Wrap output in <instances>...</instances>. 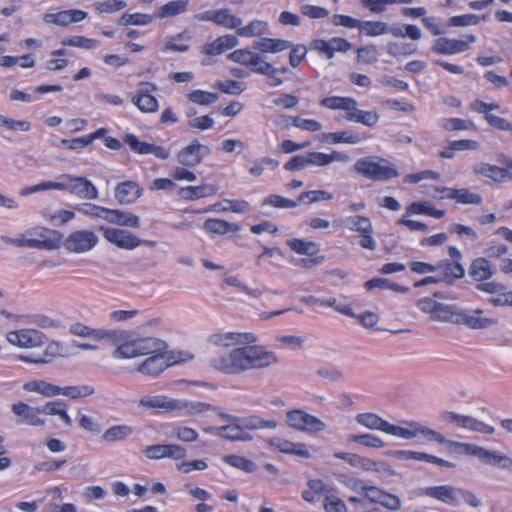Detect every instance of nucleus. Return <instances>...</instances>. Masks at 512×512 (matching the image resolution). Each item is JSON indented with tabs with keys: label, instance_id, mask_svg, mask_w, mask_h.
<instances>
[{
	"label": "nucleus",
	"instance_id": "obj_1",
	"mask_svg": "<svg viewBox=\"0 0 512 512\" xmlns=\"http://www.w3.org/2000/svg\"><path fill=\"white\" fill-rule=\"evenodd\" d=\"M258 337L252 332L227 331L209 337V342L219 348H233L212 356L210 366L216 371L237 376L252 370L266 369L279 361L275 352L256 345Z\"/></svg>",
	"mask_w": 512,
	"mask_h": 512
},
{
	"label": "nucleus",
	"instance_id": "obj_2",
	"mask_svg": "<svg viewBox=\"0 0 512 512\" xmlns=\"http://www.w3.org/2000/svg\"><path fill=\"white\" fill-rule=\"evenodd\" d=\"M113 334L110 345L115 347L111 353L115 360H130L166 348V343L156 337H134L131 332L123 329H115Z\"/></svg>",
	"mask_w": 512,
	"mask_h": 512
},
{
	"label": "nucleus",
	"instance_id": "obj_3",
	"mask_svg": "<svg viewBox=\"0 0 512 512\" xmlns=\"http://www.w3.org/2000/svg\"><path fill=\"white\" fill-rule=\"evenodd\" d=\"M355 421L369 430L379 431L403 440L416 439V427L419 423L415 420H402L399 424H392L372 412L357 414Z\"/></svg>",
	"mask_w": 512,
	"mask_h": 512
},
{
	"label": "nucleus",
	"instance_id": "obj_4",
	"mask_svg": "<svg viewBox=\"0 0 512 512\" xmlns=\"http://www.w3.org/2000/svg\"><path fill=\"white\" fill-rule=\"evenodd\" d=\"M354 169L358 174L374 181H386L399 176L396 166L384 158H360Z\"/></svg>",
	"mask_w": 512,
	"mask_h": 512
},
{
	"label": "nucleus",
	"instance_id": "obj_5",
	"mask_svg": "<svg viewBox=\"0 0 512 512\" xmlns=\"http://www.w3.org/2000/svg\"><path fill=\"white\" fill-rule=\"evenodd\" d=\"M416 429V438L421 437L427 443L436 442L443 444L446 446L447 451L452 454L474 456L477 446L475 444L449 440L440 432L433 430L420 422Z\"/></svg>",
	"mask_w": 512,
	"mask_h": 512
},
{
	"label": "nucleus",
	"instance_id": "obj_6",
	"mask_svg": "<svg viewBox=\"0 0 512 512\" xmlns=\"http://www.w3.org/2000/svg\"><path fill=\"white\" fill-rule=\"evenodd\" d=\"M286 424L297 431L317 434L326 430L327 425L319 417L307 413L302 409H293L285 415Z\"/></svg>",
	"mask_w": 512,
	"mask_h": 512
},
{
	"label": "nucleus",
	"instance_id": "obj_7",
	"mask_svg": "<svg viewBox=\"0 0 512 512\" xmlns=\"http://www.w3.org/2000/svg\"><path fill=\"white\" fill-rule=\"evenodd\" d=\"M483 310L459 309L453 305L449 321L451 323L465 325L471 329H486L497 324V319L483 316Z\"/></svg>",
	"mask_w": 512,
	"mask_h": 512
},
{
	"label": "nucleus",
	"instance_id": "obj_8",
	"mask_svg": "<svg viewBox=\"0 0 512 512\" xmlns=\"http://www.w3.org/2000/svg\"><path fill=\"white\" fill-rule=\"evenodd\" d=\"M342 223L350 231L360 235L359 245L362 248L370 251L377 248V242L373 237V225L368 217L353 215L346 217Z\"/></svg>",
	"mask_w": 512,
	"mask_h": 512
},
{
	"label": "nucleus",
	"instance_id": "obj_9",
	"mask_svg": "<svg viewBox=\"0 0 512 512\" xmlns=\"http://www.w3.org/2000/svg\"><path fill=\"white\" fill-rule=\"evenodd\" d=\"M6 340L12 346L21 349H34L43 346L47 341V337L40 330L21 328L7 332Z\"/></svg>",
	"mask_w": 512,
	"mask_h": 512
},
{
	"label": "nucleus",
	"instance_id": "obj_10",
	"mask_svg": "<svg viewBox=\"0 0 512 512\" xmlns=\"http://www.w3.org/2000/svg\"><path fill=\"white\" fill-rule=\"evenodd\" d=\"M353 45L343 37H332L330 39L317 38L311 41L310 50L316 52L320 57L331 60L336 53L345 54L352 49Z\"/></svg>",
	"mask_w": 512,
	"mask_h": 512
},
{
	"label": "nucleus",
	"instance_id": "obj_11",
	"mask_svg": "<svg viewBox=\"0 0 512 512\" xmlns=\"http://www.w3.org/2000/svg\"><path fill=\"white\" fill-rule=\"evenodd\" d=\"M99 230L107 242L120 249L131 251L142 245V239L130 230L110 226H101Z\"/></svg>",
	"mask_w": 512,
	"mask_h": 512
},
{
	"label": "nucleus",
	"instance_id": "obj_12",
	"mask_svg": "<svg viewBox=\"0 0 512 512\" xmlns=\"http://www.w3.org/2000/svg\"><path fill=\"white\" fill-rule=\"evenodd\" d=\"M228 59L239 65L249 67L254 73H267L270 63L260 53L249 48L236 49L228 55Z\"/></svg>",
	"mask_w": 512,
	"mask_h": 512
},
{
	"label": "nucleus",
	"instance_id": "obj_13",
	"mask_svg": "<svg viewBox=\"0 0 512 512\" xmlns=\"http://www.w3.org/2000/svg\"><path fill=\"white\" fill-rule=\"evenodd\" d=\"M334 457L344 460L353 468L361 469L365 472H375L381 475L390 474L391 466L383 461H375L356 453L336 452Z\"/></svg>",
	"mask_w": 512,
	"mask_h": 512
},
{
	"label": "nucleus",
	"instance_id": "obj_14",
	"mask_svg": "<svg viewBox=\"0 0 512 512\" xmlns=\"http://www.w3.org/2000/svg\"><path fill=\"white\" fill-rule=\"evenodd\" d=\"M99 242L97 234L88 229H80L70 233L65 241L66 250L76 254H82L94 249Z\"/></svg>",
	"mask_w": 512,
	"mask_h": 512
},
{
	"label": "nucleus",
	"instance_id": "obj_15",
	"mask_svg": "<svg viewBox=\"0 0 512 512\" xmlns=\"http://www.w3.org/2000/svg\"><path fill=\"white\" fill-rule=\"evenodd\" d=\"M476 40L473 34L465 35L464 39L440 37L434 41L431 49L436 54L455 55L469 50Z\"/></svg>",
	"mask_w": 512,
	"mask_h": 512
},
{
	"label": "nucleus",
	"instance_id": "obj_16",
	"mask_svg": "<svg viewBox=\"0 0 512 512\" xmlns=\"http://www.w3.org/2000/svg\"><path fill=\"white\" fill-rule=\"evenodd\" d=\"M441 297L442 295L439 292H436L432 297L420 298L417 301L416 306L421 312L429 314L431 319L440 322H448L453 305L438 302L436 300V298Z\"/></svg>",
	"mask_w": 512,
	"mask_h": 512
},
{
	"label": "nucleus",
	"instance_id": "obj_17",
	"mask_svg": "<svg viewBox=\"0 0 512 512\" xmlns=\"http://www.w3.org/2000/svg\"><path fill=\"white\" fill-rule=\"evenodd\" d=\"M428 196L437 199H450L458 204L479 205L482 203V197L478 193L471 192L467 188H434L432 192L426 193Z\"/></svg>",
	"mask_w": 512,
	"mask_h": 512
},
{
	"label": "nucleus",
	"instance_id": "obj_18",
	"mask_svg": "<svg viewBox=\"0 0 512 512\" xmlns=\"http://www.w3.org/2000/svg\"><path fill=\"white\" fill-rule=\"evenodd\" d=\"M156 90L157 86L154 83L140 82L131 101L141 112L154 113L159 108L157 99L152 95Z\"/></svg>",
	"mask_w": 512,
	"mask_h": 512
},
{
	"label": "nucleus",
	"instance_id": "obj_19",
	"mask_svg": "<svg viewBox=\"0 0 512 512\" xmlns=\"http://www.w3.org/2000/svg\"><path fill=\"white\" fill-rule=\"evenodd\" d=\"M207 432L213 433L221 438L231 441H252L253 435L246 431L240 418H233V421L221 427H212Z\"/></svg>",
	"mask_w": 512,
	"mask_h": 512
},
{
	"label": "nucleus",
	"instance_id": "obj_20",
	"mask_svg": "<svg viewBox=\"0 0 512 512\" xmlns=\"http://www.w3.org/2000/svg\"><path fill=\"white\" fill-rule=\"evenodd\" d=\"M11 411L21 424L34 427H43L46 424L45 419L41 417L40 407H33L20 401L11 406Z\"/></svg>",
	"mask_w": 512,
	"mask_h": 512
},
{
	"label": "nucleus",
	"instance_id": "obj_21",
	"mask_svg": "<svg viewBox=\"0 0 512 512\" xmlns=\"http://www.w3.org/2000/svg\"><path fill=\"white\" fill-rule=\"evenodd\" d=\"M144 455L148 459L158 460L163 458H170L173 460H180L185 458L186 449L178 444H156L147 446L144 449Z\"/></svg>",
	"mask_w": 512,
	"mask_h": 512
},
{
	"label": "nucleus",
	"instance_id": "obj_22",
	"mask_svg": "<svg viewBox=\"0 0 512 512\" xmlns=\"http://www.w3.org/2000/svg\"><path fill=\"white\" fill-rule=\"evenodd\" d=\"M28 235L36 243L35 249L54 250L59 247L60 236L54 230L36 226L28 229Z\"/></svg>",
	"mask_w": 512,
	"mask_h": 512
},
{
	"label": "nucleus",
	"instance_id": "obj_23",
	"mask_svg": "<svg viewBox=\"0 0 512 512\" xmlns=\"http://www.w3.org/2000/svg\"><path fill=\"white\" fill-rule=\"evenodd\" d=\"M138 407L144 410H152L156 413L174 412L175 398L167 395H143L138 401Z\"/></svg>",
	"mask_w": 512,
	"mask_h": 512
},
{
	"label": "nucleus",
	"instance_id": "obj_24",
	"mask_svg": "<svg viewBox=\"0 0 512 512\" xmlns=\"http://www.w3.org/2000/svg\"><path fill=\"white\" fill-rule=\"evenodd\" d=\"M0 315L20 324L33 325L44 329L58 326L55 320L43 314H14L2 309Z\"/></svg>",
	"mask_w": 512,
	"mask_h": 512
},
{
	"label": "nucleus",
	"instance_id": "obj_25",
	"mask_svg": "<svg viewBox=\"0 0 512 512\" xmlns=\"http://www.w3.org/2000/svg\"><path fill=\"white\" fill-rule=\"evenodd\" d=\"M209 152V149L200 144L197 140L192 141L187 146L183 147L177 153V161L185 167H195L200 164L204 158L202 151Z\"/></svg>",
	"mask_w": 512,
	"mask_h": 512
},
{
	"label": "nucleus",
	"instance_id": "obj_26",
	"mask_svg": "<svg viewBox=\"0 0 512 512\" xmlns=\"http://www.w3.org/2000/svg\"><path fill=\"white\" fill-rule=\"evenodd\" d=\"M68 192L84 200H95L99 194L98 189L90 180L72 175H69Z\"/></svg>",
	"mask_w": 512,
	"mask_h": 512
},
{
	"label": "nucleus",
	"instance_id": "obj_27",
	"mask_svg": "<svg viewBox=\"0 0 512 512\" xmlns=\"http://www.w3.org/2000/svg\"><path fill=\"white\" fill-rule=\"evenodd\" d=\"M422 494L448 505H459L460 488L451 485L431 486L423 489Z\"/></svg>",
	"mask_w": 512,
	"mask_h": 512
},
{
	"label": "nucleus",
	"instance_id": "obj_28",
	"mask_svg": "<svg viewBox=\"0 0 512 512\" xmlns=\"http://www.w3.org/2000/svg\"><path fill=\"white\" fill-rule=\"evenodd\" d=\"M161 352L162 351L151 353L152 356L137 365L136 371L149 377H156L161 374L170 366V363Z\"/></svg>",
	"mask_w": 512,
	"mask_h": 512
},
{
	"label": "nucleus",
	"instance_id": "obj_29",
	"mask_svg": "<svg viewBox=\"0 0 512 512\" xmlns=\"http://www.w3.org/2000/svg\"><path fill=\"white\" fill-rule=\"evenodd\" d=\"M268 443L270 447L284 454L295 455L305 459L311 457V454L304 443H295L280 437L271 438Z\"/></svg>",
	"mask_w": 512,
	"mask_h": 512
},
{
	"label": "nucleus",
	"instance_id": "obj_30",
	"mask_svg": "<svg viewBox=\"0 0 512 512\" xmlns=\"http://www.w3.org/2000/svg\"><path fill=\"white\" fill-rule=\"evenodd\" d=\"M474 457H477L481 462L485 464L499 467L501 469L508 468L510 465H512V459L506 454L478 445L476 446Z\"/></svg>",
	"mask_w": 512,
	"mask_h": 512
},
{
	"label": "nucleus",
	"instance_id": "obj_31",
	"mask_svg": "<svg viewBox=\"0 0 512 512\" xmlns=\"http://www.w3.org/2000/svg\"><path fill=\"white\" fill-rule=\"evenodd\" d=\"M87 18V13L78 9L64 10L56 13H46L43 20L47 24L57 26H67L71 23H77Z\"/></svg>",
	"mask_w": 512,
	"mask_h": 512
},
{
	"label": "nucleus",
	"instance_id": "obj_32",
	"mask_svg": "<svg viewBox=\"0 0 512 512\" xmlns=\"http://www.w3.org/2000/svg\"><path fill=\"white\" fill-rule=\"evenodd\" d=\"M308 162L310 166L325 167L333 162L347 163L351 160L349 154L334 150L331 153L312 151L308 152Z\"/></svg>",
	"mask_w": 512,
	"mask_h": 512
},
{
	"label": "nucleus",
	"instance_id": "obj_33",
	"mask_svg": "<svg viewBox=\"0 0 512 512\" xmlns=\"http://www.w3.org/2000/svg\"><path fill=\"white\" fill-rule=\"evenodd\" d=\"M219 188L210 183H204L198 186L182 187L179 195L184 200L195 201L203 198H211L218 194Z\"/></svg>",
	"mask_w": 512,
	"mask_h": 512
},
{
	"label": "nucleus",
	"instance_id": "obj_34",
	"mask_svg": "<svg viewBox=\"0 0 512 512\" xmlns=\"http://www.w3.org/2000/svg\"><path fill=\"white\" fill-rule=\"evenodd\" d=\"M239 40L235 35L225 34L202 47V52L206 55L215 56L238 46Z\"/></svg>",
	"mask_w": 512,
	"mask_h": 512
},
{
	"label": "nucleus",
	"instance_id": "obj_35",
	"mask_svg": "<svg viewBox=\"0 0 512 512\" xmlns=\"http://www.w3.org/2000/svg\"><path fill=\"white\" fill-rule=\"evenodd\" d=\"M142 195V189L134 181H124L115 188V198L120 204L134 203Z\"/></svg>",
	"mask_w": 512,
	"mask_h": 512
},
{
	"label": "nucleus",
	"instance_id": "obj_36",
	"mask_svg": "<svg viewBox=\"0 0 512 512\" xmlns=\"http://www.w3.org/2000/svg\"><path fill=\"white\" fill-rule=\"evenodd\" d=\"M106 222L121 227H140V218L137 215L119 209H108Z\"/></svg>",
	"mask_w": 512,
	"mask_h": 512
},
{
	"label": "nucleus",
	"instance_id": "obj_37",
	"mask_svg": "<svg viewBox=\"0 0 512 512\" xmlns=\"http://www.w3.org/2000/svg\"><path fill=\"white\" fill-rule=\"evenodd\" d=\"M366 137L353 130H344L338 132L324 133L321 140L330 144H351L355 145L362 142Z\"/></svg>",
	"mask_w": 512,
	"mask_h": 512
},
{
	"label": "nucleus",
	"instance_id": "obj_38",
	"mask_svg": "<svg viewBox=\"0 0 512 512\" xmlns=\"http://www.w3.org/2000/svg\"><path fill=\"white\" fill-rule=\"evenodd\" d=\"M175 404L174 412H177L180 416L200 415L212 409L210 404L201 401L175 399Z\"/></svg>",
	"mask_w": 512,
	"mask_h": 512
},
{
	"label": "nucleus",
	"instance_id": "obj_39",
	"mask_svg": "<svg viewBox=\"0 0 512 512\" xmlns=\"http://www.w3.org/2000/svg\"><path fill=\"white\" fill-rule=\"evenodd\" d=\"M188 0H171L159 6L155 12L156 19H167L184 14L188 9Z\"/></svg>",
	"mask_w": 512,
	"mask_h": 512
},
{
	"label": "nucleus",
	"instance_id": "obj_40",
	"mask_svg": "<svg viewBox=\"0 0 512 512\" xmlns=\"http://www.w3.org/2000/svg\"><path fill=\"white\" fill-rule=\"evenodd\" d=\"M292 47V42L280 38H266L263 37L261 40L255 43V48L263 54H276L283 52Z\"/></svg>",
	"mask_w": 512,
	"mask_h": 512
},
{
	"label": "nucleus",
	"instance_id": "obj_41",
	"mask_svg": "<svg viewBox=\"0 0 512 512\" xmlns=\"http://www.w3.org/2000/svg\"><path fill=\"white\" fill-rule=\"evenodd\" d=\"M494 272L490 261L485 257L476 258L470 265V276L480 283L490 279Z\"/></svg>",
	"mask_w": 512,
	"mask_h": 512
},
{
	"label": "nucleus",
	"instance_id": "obj_42",
	"mask_svg": "<svg viewBox=\"0 0 512 512\" xmlns=\"http://www.w3.org/2000/svg\"><path fill=\"white\" fill-rule=\"evenodd\" d=\"M23 389L27 392H35L44 397H56L60 395V386L49 383L45 380L35 379L23 384Z\"/></svg>",
	"mask_w": 512,
	"mask_h": 512
},
{
	"label": "nucleus",
	"instance_id": "obj_43",
	"mask_svg": "<svg viewBox=\"0 0 512 512\" xmlns=\"http://www.w3.org/2000/svg\"><path fill=\"white\" fill-rule=\"evenodd\" d=\"M203 229L210 234L226 235L229 232H238L241 227L237 223H230L223 219L210 218L203 223Z\"/></svg>",
	"mask_w": 512,
	"mask_h": 512
},
{
	"label": "nucleus",
	"instance_id": "obj_44",
	"mask_svg": "<svg viewBox=\"0 0 512 512\" xmlns=\"http://www.w3.org/2000/svg\"><path fill=\"white\" fill-rule=\"evenodd\" d=\"M269 23L265 20L254 19L245 26H239L237 35L240 37H262L268 33Z\"/></svg>",
	"mask_w": 512,
	"mask_h": 512
},
{
	"label": "nucleus",
	"instance_id": "obj_45",
	"mask_svg": "<svg viewBox=\"0 0 512 512\" xmlns=\"http://www.w3.org/2000/svg\"><path fill=\"white\" fill-rule=\"evenodd\" d=\"M42 218L54 226L64 225L75 218V212L66 209L51 210L48 208L40 211Z\"/></svg>",
	"mask_w": 512,
	"mask_h": 512
},
{
	"label": "nucleus",
	"instance_id": "obj_46",
	"mask_svg": "<svg viewBox=\"0 0 512 512\" xmlns=\"http://www.w3.org/2000/svg\"><path fill=\"white\" fill-rule=\"evenodd\" d=\"M320 104L327 109L342 110L345 111L346 114H349L354 108V105H357V101L351 97L329 96L323 98Z\"/></svg>",
	"mask_w": 512,
	"mask_h": 512
},
{
	"label": "nucleus",
	"instance_id": "obj_47",
	"mask_svg": "<svg viewBox=\"0 0 512 512\" xmlns=\"http://www.w3.org/2000/svg\"><path fill=\"white\" fill-rule=\"evenodd\" d=\"M379 118V114L376 111L360 110L357 108V105H354V108L349 114H345L346 120L360 123L368 127L375 126L378 123Z\"/></svg>",
	"mask_w": 512,
	"mask_h": 512
},
{
	"label": "nucleus",
	"instance_id": "obj_48",
	"mask_svg": "<svg viewBox=\"0 0 512 512\" xmlns=\"http://www.w3.org/2000/svg\"><path fill=\"white\" fill-rule=\"evenodd\" d=\"M133 432L134 429L130 425H113L105 430V432L102 435V439L108 443L121 442L128 439L133 434Z\"/></svg>",
	"mask_w": 512,
	"mask_h": 512
},
{
	"label": "nucleus",
	"instance_id": "obj_49",
	"mask_svg": "<svg viewBox=\"0 0 512 512\" xmlns=\"http://www.w3.org/2000/svg\"><path fill=\"white\" fill-rule=\"evenodd\" d=\"M286 243L293 252L299 255L312 257L320 251L319 245L313 241L291 238L288 239Z\"/></svg>",
	"mask_w": 512,
	"mask_h": 512
},
{
	"label": "nucleus",
	"instance_id": "obj_50",
	"mask_svg": "<svg viewBox=\"0 0 512 512\" xmlns=\"http://www.w3.org/2000/svg\"><path fill=\"white\" fill-rule=\"evenodd\" d=\"M473 171L495 182H502L507 177L506 169L488 163H477L473 165Z\"/></svg>",
	"mask_w": 512,
	"mask_h": 512
},
{
	"label": "nucleus",
	"instance_id": "obj_51",
	"mask_svg": "<svg viewBox=\"0 0 512 512\" xmlns=\"http://www.w3.org/2000/svg\"><path fill=\"white\" fill-rule=\"evenodd\" d=\"M243 24V20L234 14L229 8L217 9L216 25L230 30H238Z\"/></svg>",
	"mask_w": 512,
	"mask_h": 512
},
{
	"label": "nucleus",
	"instance_id": "obj_52",
	"mask_svg": "<svg viewBox=\"0 0 512 512\" xmlns=\"http://www.w3.org/2000/svg\"><path fill=\"white\" fill-rule=\"evenodd\" d=\"M476 288L481 292L491 294L492 297L489 299V302L494 306H497L496 300L503 299L505 297L503 295H506L508 292L504 284L496 281L478 283Z\"/></svg>",
	"mask_w": 512,
	"mask_h": 512
},
{
	"label": "nucleus",
	"instance_id": "obj_53",
	"mask_svg": "<svg viewBox=\"0 0 512 512\" xmlns=\"http://www.w3.org/2000/svg\"><path fill=\"white\" fill-rule=\"evenodd\" d=\"M246 431L263 430V429H276L278 423L273 419H263L258 415H250L240 418Z\"/></svg>",
	"mask_w": 512,
	"mask_h": 512
},
{
	"label": "nucleus",
	"instance_id": "obj_54",
	"mask_svg": "<svg viewBox=\"0 0 512 512\" xmlns=\"http://www.w3.org/2000/svg\"><path fill=\"white\" fill-rule=\"evenodd\" d=\"M459 428L486 435H491L495 432L493 426L467 415H462Z\"/></svg>",
	"mask_w": 512,
	"mask_h": 512
},
{
	"label": "nucleus",
	"instance_id": "obj_55",
	"mask_svg": "<svg viewBox=\"0 0 512 512\" xmlns=\"http://www.w3.org/2000/svg\"><path fill=\"white\" fill-rule=\"evenodd\" d=\"M408 215H428L440 219L445 215L444 210L436 209L430 202H413L407 207Z\"/></svg>",
	"mask_w": 512,
	"mask_h": 512
},
{
	"label": "nucleus",
	"instance_id": "obj_56",
	"mask_svg": "<svg viewBox=\"0 0 512 512\" xmlns=\"http://www.w3.org/2000/svg\"><path fill=\"white\" fill-rule=\"evenodd\" d=\"M359 32L367 37H378L388 34L387 23L383 21H361Z\"/></svg>",
	"mask_w": 512,
	"mask_h": 512
},
{
	"label": "nucleus",
	"instance_id": "obj_57",
	"mask_svg": "<svg viewBox=\"0 0 512 512\" xmlns=\"http://www.w3.org/2000/svg\"><path fill=\"white\" fill-rule=\"evenodd\" d=\"M386 51L393 57H407L416 53L417 46L412 43L389 41L386 45Z\"/></svg>",
	"mask_w": 512,
	"mask_h": 512
},
{
	"label": "nucleus",
	"instance_id": "obj_58",
	"mask_svg": "<svg viewBox=\"0 0 512 512\" xmlns=\"http://www.w3.org/2000/svg\"><path fill=\"white\" fill-rule=\"evenodd\" d=\"M154 19H156V17H154V14L150 15V14L139 13V12L124 13L121 16L119 23L124 26H129V25L147 26V25H150L154 21Z\"/></svg>",
	"mask_w": 512,
	"mask_h": 512
},
{
	"label": "nucleus",
	"instance_id": "obj_59",
	"mask_svg": "<svg viewBox=\"0 0 512 512\" xmlns=\"http://www.w3.org/2000/svg\"><path fill=\"white\" fill-rule=\"evenodd\" d=\"M95 389L91 385H71L60 387V395L70 399L85 398L94 394Z\"/></svg>",
	"mask_w": 512,
	"mask_h": 512
},
{
	"label": "nucleus",
	"instance_id": "obj_60",
	"mask_svg": "<svg viewBox=\"0 0 512 512\" xmlns=\"http://www.w3.org/2000/svg\"><path fill=\"white\" fill-rule=\"evenodd\" d=\"M365 288H367L368 290L374 288L389 289L397 293H406L409 291V288L407 286L391 282L389 279L386 278L370 279L365 283Z\"/></svg>",
	"mask_w": 512,
	"mask_h": 512
},
{
	"label": "nucleus",
	"instance_id": "obj_61",
	"mask_svg": "<svg viewBox=\"0 0 512 512\" xmlns=\"http://www.w3.org/2000/svg\"><path fill=\"white\" fill-rule=\"evenodd\" d=\"M75 209L79 213H81L85 216H88L90 218L102 219V220L106 221L108 208H105V207H102V206H99L96 204H92V203H80V204L76 205Z\"/></svg>",
	"mask_w": 512,
	"mask_h": 512
},
{
	"label": "nucleus",
	"instance_id": "obj_62",
	"mask_svg": "<svg viewBox=\"0 0 512 512\" xmlns=\"http://www.w3.org/2000/svg\"><path fill=\"white\" fill-rule=\"evenodd\" d=\"M348 441L357 443L369 448L380 449L385 447V442L378 436L370 433L350 435Z\"/></svg>",
	"mask_w": 512,
	"mask_h": 512
},
{
	"label": "nucleus",
	"instance_id": "obj_63",
	"mask_svg": "<svg viewBox=\"0 0 512 512\" xmlns=\"http://www.w3.org/2000/svg\"><path fill=\"white\" fill-rule=\"evenodd\" d=\"M171 437H175L181 442L191 443L198 440L199 434L191 427L176 424L172 427Z\"/></svg>",
	"mask_w": 512,
	"mask_h": 512
},
{
	"label": "nucleus",
	"instance_id": "obj_64",
	"mask_svg": "<svg viewBox=\"0 0 512 512\" xmlns=\"http://www.w3.org/2000/svg\"><path fill=\"white\" fill-rule=\"evenodd\" d=\"M223 460L230 466L247 473H252L256 470V464L252 460L240 455H227Z\"/></svg>",
	"mask_w": 512,
	"mask_h": 512
}]
</instances>
